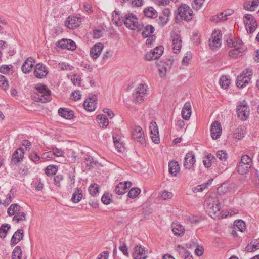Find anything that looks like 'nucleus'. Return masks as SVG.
<instances>
[{"label":"nucleus","instance_id":"1","mask_svg":"<svg viewBox=\"0 0 259 259\" xmlns=\"http://www.w3.org/2000/svg\"><path fill=\"white\" fill-rule=\"evenodd\" d=\"M226 41L229 47L234 48V49H231L229 52V54L230 56H241L245 51V48L241 40H236L232 36H230L226 38Z\"/></svg>","mask_w":259,"mask_h":259},{"label":"nucleus","instance_id":"2","mask_svg":"<svg viewBox=\"0 0 259 259\" xmlns=\"http://www.w3.org/2000/svg\"><path fill=\"white\" fill-rule=\"evenodd\" d=\"M204 207L206 212L210 216L215 215L220 210V205L217 197H210L204 201Z\"/></svg>","mask_w":259,"mask_h":259},{"label":"nucleus","instance_id":"3","mask_svg":"<svg viewBox=\"0 0 259 259\" xmlns=\"http://www.w3.org/2000/svg\"><path fill=\"white\" fill-rule=\"evenodd\" d=\"M123 22L127 28L133 30L139 31L143 27V26H141L139 24L138 18L136 15L132 13H128L126 15Z\"/></svg>","mask_w":259,"mask_h":259},{"label":"nucleus","instance_id":"4","mask_svg":"<svg viewBox=\"0 0 259 259\" xmlns=\"http://www.w3.org/2000/svg\"><path fill=\"white\" fill-rule=\"evenodd\" d=\"M252 75V71L248 68L245 69L238 75L236 79V84L239 88H243L249 84Z\"/></svg>","mask_w":259,"mask_h":259},{"label":"nucleus","instance_id":"5","mask_svg":"<svg viewBox=\"0 0 259 259\" xmlns=\"http://www.w3.org/2000/svg\"><path fill=\"white\" fill-rule=\"evenodd\" d=\"M252 160L247 155H243L237 165V171L240 175L246 174L251 167Z\"/></svg>","mask_w":259,"mask_h":259},{"label":"nucleus","instance_id":"6","mask_svg":"<svg viewBox=\"0 0 259 259\" xmlns=\"http://www.w3.org/2000/svg\"><path fill=\"white\" fill-rule=\"evenodd\" d=\"M38 99L40 102L45 103L51 100V91L46 85L39 84L36 86Z\"/></svg>","mask_w":259,"mask_h":259},{"label":"nucleus","instance_id":"7","mask_svg":"<svg viewBox=\"0 0 259 259\" xmlns=\"http://www.w3.org/2000/svg\"><path fill=\"white\" fill-rule=\"evenodd\" d=\"M147 86L140 84L136 89L133 94L134 101L136 103H141L146 97Z\"/></svg>","mask_w":259,"mask_h":259},{"label":"nucleus","instance_id":"8","mask_svg":"<svg viewBox=\"0 0 259 259\" xmlns=\"http://www.w3.org/2000/svg\"><path fill=\"white\" fill-rule=\"evenodd\" d=\"M177 14L182 20L186 21H191L193 17L192 9L186 4L179 7Z\"/></svg>","mask_w":259,"mask_h":259},{"label":"nucleus","instance_id":"9","mask_svg":"<svg viewBox=\"0 0 259 259\" xmlns=\"http://www.w3.org/2000/svg\"><path fill=\"white\" fill-rule=\"evenodd\" d=\"M237 112L238 117L242 120H246L250 114V109L246 101L243 100L237 106Z\"/></svg>","mask_w":259,"mask_h":259},{"label":"nucleus","instance_id":"10","mask_svg":"<svg viewBox=\"0 0 259 259\" xmlns=\"http://www.w3.org/2000/svg\"><path fill=\"white\" fill-rule=\"evenodd\" d=\"M244 22L245 24L246 29L249 33H253L256 29L257 24L252 15L246 14L244 16Z\"/></svg>","mask_w":259,"mask_h":259},{"label":"nucleus","instance_id":"11","mask_svg":"<svg viewBox=\"0 0 259 259\" xmlns=\"http://www.w3.org/2000/svg\"><path fill=\"white\" fill-rule=\"evenodd\" d=\"M222 34L220 30L213 31L209 39V45L213 50L218 49L221 45Z\"/></svg>","mask_w":259,"mask_h":259},{"label":"nucleus","instance_id":"12","mask_svg":"<svg viewBox=\"0 0 259 259\" xmlns=\"http://www.w3.org/2000/svg\"><path fill=\"white\" fill-rule=\"evenodd\" d=\"M47 67L42 63H38L34 66V75L38 79L45 78L48 74Z\"/></svg>","mask_w":259,"mask_h":259},{"label":"nucleus","instance_id":"13","mask_svg":"<svg viewBox=\"0 0 259 259\" xmlns=\"http://www.w3.org/2000/svg\"><path fill=\"white\" fill-rule=\"evenodd\" d=\"M81 17L80 14L76 16H70L65 22V25L69 29H73L78 27L81 23Z\"/></svg>","mask_w":259,"mask_h":259},{"label":"nucleus","instance_id":"14","mask_svg":"<svg viewBox=\"0 0 259 259\" xmlns=\"http://www.w3.org/2000/svg\"><path fill=\"white\" fill-rule=\"evenodd\" d=\"M132 138L141 144L145 143V137L144 132L141 127L135 125L132 132Z\"/></svg>","mask_w":259,"mask_h":259},{"label":"nucleus","instance_id":"15","mask_svg":"<svg viewBox=\"0 0 259 259\" xmlns=\"http://www.w3.org/2000/svg\"><path fill=\"white\" fill-rule=\"evenodd\" d=\"M97 97L96 95L89 96L88 99H86L83 103L84 109L89 111H93L96 108Z\"/></svg>","mask_w":259,"mask_h":259},{"label":"nucleus","instance_id":"16","mask_svg":"<svg viewBox=\"0 0 259 259\" xmlns=\"http://www.w3.org/2000/svg\"><path fill=\"white\" fill-rule=\"evenodd\" d=\"M164 48L162 46L156 47L153 50L148 52L145 58L147 60L150 61L158 59L163 53Z\"/></svg>","mask_w":259,"mask_h":259},{"label":"nucleus","instance_id":"17","mask_svg":"<svg viewBox=\"0 0 259 259\" xmlns=\"http://www.w3.org/2000/svg\"><path fill=\"white\" fill-rule=\"evenodd\" d=\"M146 251L144 246L137 245L134 248L133 257L134 259H146L147 257Z\"/></svg>","mask_w":259,"mask_h":259},{"label":"nucleus","instance_id":"18","mask_svg":"<svg viewBox=\"0 0 259 259\" xmlns=\"http://www.w3.org/2000/svg\"><path fill=\"white\" fill-rule=\"evenodd\" d=\"M211 135L213 139L219 138L222 133V126L218 121H214L211 126Z\"/></svg>","mask_w":259,"mask_h":259},{"label":"nucleus","instance_id":"19","mask_svg":"<svg viewBox=\"0 0 259 259\" xmlns=\"http://www.w3.org/2000/svg\"><path fill=\"white\" fill-rule=\"evenodd\" d=\"M195 156L192 152H188L184 158V166L190 169L195 163Z\"/></svg>","mask_w":259,"mask_h":259},{"label":"nucleus","instance_id":"20","mask_svg":"<svg viewBox=\"0 0 259 259\" xmlns=\"http://www.w3.org/2000/svg\"><path fill=\"white\" fill-rule=\"evenodd\" d=\"M104 46L101 43L96 44L91 48L90 55L94 59H97L101 54Z\"/></svg>","mask_w":259,"mask_h":259},{"label":"nucleus","instance_id":"21","mask_svg":"<svg viewBox=\"0 0 259 259\" xmlns=\"http://www.w3.org/2000/svg\"><path fill=\"white\" fill-rule=\"evenodd\" d=\"M24 151L22 148H19L14 152L11 159V162L14 164L21 161L24 157Z\"/></svg>","mask_w":259,"mask_h":259},{"label":"nucleus","instance_id":"22","mask_svg":"<svg viewBox=\"0 0 259 259\" xmlns=\"http://www.w3.org/2000/svg\"><path fill=\"white\" fill-rule=\"evenodd\" d=\"M34 63V60L32 57L27 58L23 63L21 69L23 73H28L32 69L33 66V63Z\"/></svg>","mask_w":259,"mask_h":259},{"label":"nucleus","instance_id":"23","mask_svg":"<svg viewBox=\"0 0 259 259\" xmlns=\"http://www.w3.org/2000/svg\"><path fill=\"white\" fill-rule=\"evenodd\" d=\"M173 51L175 53L180 52L182 47V41L180 35L175 34L172 37Z\"/></svg>","mask_w":259,"mask_h":259},{"label":"nucleus","instance_id":"24","mask_svg":"<svg viewBox=\"0 0 259 259\" xmlns=\"http://www.w3.org/2000/svg\"><path fill=\"white\" fill-rule=\"evenodd\" d=\"M191 115V106L189 102H187L182 110V116L185 120H188Z\"/></svg>","mask_w":259,"mask_h":259},{"label":"nucleus","instance_id":"25","mask_svg":"<svg viewBox=\"0 0 259 259\" xmlns=\"http://www.w3.org/2000/svg\"><path fill=\"white\" fill-rule=\"evenodd\" d=\"M259 5V0H246L244 4L245 10L253 11Z\"/></svg>","mask_w":259,"mask_h":259},{"label":"nucleus","instance_id":"26","mask_svg":"<svg viewBox=\"0 0 259 259\" xmlns=\"http://www.w3.org/2000/svg\"><path fill=\"white\" fill-rule=\"evenodd\" d=\"M172 231L176 236H182L184 234V228L179 223H173L171 225Z\"/></svg>","mask_w":259,"mask_h":259},{"label":"nucleus","instance_id":"27","mask_svg":"<svg viewBox=\"0 0 259 259\" xmlns=\"http://www.w3.org/2000/svg\"><path fill=\"white\" fill-rule=\"evenodd\" d=\"M23 237V230L22 229H19L16 231L13 234L11 239V244L12 245H15L17 244Z\"/></svg>","mask_w":259,"mask_h":259},{"label":"nucleus","instance_id":"28","mask_svg":"<svg viewBox=\"0 0 259 259\" xmlns=\"http://www.w3.org/2000/svg\"><path fill=\"white\" fill-rule=\"evenodd\" d=\"M58 114L61 117L67 119H71L74 116V114L72 111L69 110L68 109L64 108H60L59 109Z\"/></svg>","mask_w":259,"mask_h":259},{"label":"nucleus","instance_id":"29","mask_svg":"<svg viewBox=\"0 0 259 259\" xmlns=\"http://www.w3.org/2000/svg\"><path fill=\"white\" fill-rule=\"evenodd\" d=\"M257 249H259V239L253 240L245 248V251L249 252Z\"/></svg>","mask_w":259,"mask_h":259},{"label":"nucleus","instance_id":"30","mask_svg":"<svg viewBox=\"0 0 259 259\" xmlns=\"http://www.w3.org/2000/svg\"><path fill=\"white\" fill-rule=\"evenodd\" d=\"M82 196V190L81 188H76L72 194L71 201L74 203H77L81 200Z\"/></svg>","mask_w":259,"mask_h":259},{"label":"nucleus","instance_id":"31","mask_svg":"<svg viewBox=\"0 0 259 259\" xmlns=\"http://www.w3.org/2000/svg\"><path fill=\"white\" fill-rule=\"evenodd\" d=\"M180 166L178 162L172 161L169 163V172L174 176L180 171Z\"/></svg>","mask_w":259,"mask_h":259},{"label":"nucleus","instance_id":"32","mask_svg":"<svg viewBox=\"0 0 259 259\" xmlns=\"http://www.w3.org/2000/svg\"><path fill=\"white\" fill-rule=\"evenodd\" d=\"M97 120L101 127H106L109 124L108 118L103 114L98 115L97 117Z\"/></svg>","mask_w":259,"mask_h":259},{"label":"nucleus","instance_id":"33","mask_svg":"<svg viewBox=\"0 0 259 259\" xmlns=\"http://www.w3.org/2000/svg\"><path fill=\"white\" fill-rule=\"evenodd\" d=\"M154 30L155 29L152 25H147L144 27L142 35L145 38L148 37L152 35Z\"/></svg>","mask_w":259,"mask_h":259},{"label":"nucleus","instance_id":"34","mask_svg":"<svg viewBox=\"0 0 259 259\" xmlns=\"http://www.w3.org/2000/svg\"><path fill=\"white\" fill-rule=\"evenodd\" d=\"M234 226L235 229H237L241 232L245 231L246 228L245 222L241 220H236Z\"/></svg>","mask_w":259,"mask_h":259},{"label":"nucleus","instance_id":"35","mask_svg":"<svg viewBox=\"0 0 259 259\" xmlns=\"http://www.w3.org/2000/svg\"><path fill=\"white\" fill-rule=\"evenodd\" d=\"M20 210V206L19 205L17 204H13L8 208L7 213L9 216H12L19 212Z\"/></svg>","mask_w":259,"mask_h":259},{"label":"nucleus","instance_id":"36","mask_svg":"<svg viewBox=\"0 0 259 259\" xmlns=\"http://www.w3.org/2000/svg\"><path fill=\"white\" fill-rule=\"evenodd\" d=\"M13 68L12 65H3L0 67V72L8 75L12 74L13 73Z\"/></svg>","mask_w":259,"mask_h":259},{"label":"nucleus","instance_id":"37","mask_svg":"<svg viewBox=\"0 0 259 259\" xmlns=\"http://www.w3.org/2000/svg\"><path fill=\"white\" fill-rule=\"evenodd\" d=\"M112 21L117 26H120L122 24L123 20H121L118 12L114 11L112 14Z\"/></svg>","mask_w":259,"mask_h":259},{"label":"nucleus","instance_id":"38","mask_svg":"<svg viewBox=\"0 0 259 259\" xmlns=\"http://www.w3.org/2000/svg\"><path fill=\"white\" fill-rule=\"evenodd\" d=\"M144 14L149 18H154L157 16V12L153 7H148L144 9Z\"/></svg>","mask_w":259,"mask_h":259},{"label":"nucleus","instance_id":"39","mask_svg":"<svg viewBox=\"0 0 259 259\" xmlns=\"http://www.w3.org/2000/svg\"><path fill=\"white\" fill-rule=\"evenodd\" d=\"M115 191L118 195L123 194L126 191V186H124L123 182H120L116 186Z\"/></svg>","mask_w":259,"mask_h":259},{"label":"nucleus","instance_id":"40","mask_svg":"<svg viewBox=\"0 0 259 259\" xmlns=\"http://www.w3.org/2000/svg\"><path fill=\"white\" fill-rule=\"evenodd\" d=\"M245 134V131L244 130V127L239 126L236 129L234 133V137L238 139H241L244 137Z\"/></svg>","mask_w":259,"mask_h":259},{"label":"nucleus","instance_id":"41","mask_svg":"<svg viewBox=\"0 0 259 259\" xmlns=\"http://www.w3.org/2000/svg\"><path fill=\"white\" fill-rule=\"evenodd\" d=\"M11 226L8 224H3L0 227V237L2 238H5L7 233Z\"/></svg>","mask_w":259,"mask_h":259},{"label":"nucleus","instance_id":"42","mask_svg":"<svg viewBox=\"0 0 259 259\" xmlns=\"http://www.w3.org/2000/svg\"><path fill=\"white\" fill-rule=\"evenodd\" d=\"M99 186L97 184H93L90 185L88 188L90 194L93 196H96L99 193Z\"/></svg>","mask_w":259,"mask_h":259},{"label":"nucleus","instance_id":"43","mask_svg":"<svg viewBox=\"0 0 259 259\" xmlns=\"http://www.w3.org/2000/svg\"><path fill=\"white\" fill-rule=\"evenodd\" d=\"M13 220L19 223L20 221L26 220V214L23 212H18L14 215Z\"/></svg>","mask_w":259,"mask_h":259},{"label":"nucleus","instance_id":"44","mask_svg":"<svg viewBox=\"0 0 259 259\" xmlns=\"http://www.w3.org/2000/svg\"><path fill=\"white\" fill-rule=\"evenodd\" d=\"M22 252L20 247H16L12 252V259H21Z\"/></svg>","mask_w":259,"mask_h":259},{"label":"nucleus","instance_id":"45","mask_svg":"<svg viewBox=\"0 0 259 259\" xmlns=\"http://www.w3.org/2000/svg\"><path fill=\"white\" fill-rule=\"evenodd\" d=\"M57 171L56 166L54 165H50L48 166L45 169V174L47 176H51L55 175Z\"/></svg>","mask_w":259,"mask_h":259},{"label":"nucleus","instance_id":"46","mask_svg":"<svg viewBox=\"0 0 259 259\" xmlns=\"http://www.w3.org/2000/svg\"><path fill=\"white\" fill-rule=\"evenodd\" d=\"M173 196L171 192L164 190L160 193V197L162 200H167L171 199Z\"/></svg>","mask_w":259,"mask_h":259},{"label":"nucleus","instance_id":"47","mask_svg":"<svg viewBox=\"0 0 259 259\" xmlns=\"http://www.w3.org/2000/svg\"><path fill=\"white\" fill-rule=\"evenodd\" d=\"M216 157L220 160L225 161L228 158V154L225 151L220 150L217 153Z\"/></svg>","mask_w":259,"mask_h":259},{"label":"nucleus","instance_id":"48","mask_svg":"<svg viewBox=\"0 0 259 259\" xmlns=\"http://www.w3.org/2000/svg\"><path fill=\"white\" fill-rule=\"evenodd\" d=\"M140 192L141 190L140 189L137 188H133L130 190L128 193V196L131 198H134L140 194Z\"/></svg>","mask_w":259,"mask_h":259},{"label":"nucleus","instance_id":"49","mask_svg":"<svg viewBox=\"0 0 259 259\" xmlns=\"http://www.w3.org/2000/svg\"><path fill=\"white\" fill-rule=\"evenodd\" d=\"M230 83V81L229 79H228L226 76H223L220 78V84L224 89L227 88L229 87Z\"/></svg>","mask_w":259,"mask_h":259},{"label":"nucleus","instance_id":"50","mask_svg":"<svg viewBox=\"0 0 259 259\" xmlns=\"http://www.w3.org/2000/svg\"><path fill=\"white\" fill-rule=\"evenodd\" d=\"M113 140L115 147L118 152H121L123 149V143L120 142L119 139H117L116 138L113 137Z\"/></svg>","mask_w":259,"mask_h":259},{"label":"nucleus","instance_id":"51","mask_svg":"<svg viewBox=\"0 0 259 259\" xmlns=\"http://www.w3.org/2000/svg\"><path fill=\"white\" fill-rule=\"evenodd\" d=\"M228 14H227V12H222L221 14H220L219 15L215 16L213 17L212 18L211 20L212 21H215L217 22H218V20L220 21H224L227 19Z\"/></svg>","mask_w":259,"mask_h":259},{"label":"nucleus","instance_id":"52","mask_svg":"<svg viewBox=\"0 0 259 259\" xmlns=\"http://www.w3.org/2000/svg\"><path fill=\"white\" fill-rule=\"evenodd\" d=\"M58 67L62 70H72L73 67L66 62H60L58 64Z\"/></svg>","mask_w":259,"mask_h":259},{"label":"nucleus","instance_id":"53","mask_svg":"<svg viewBox=\"0 0 259 259\" xmlns=\"http://www.w3.org/2000/svg\"><path fill=\"white\" fill-rule=\"evenodd\" d=\"M169 18L165 17L164 16H162L161 15L159 16L158 19L157 20L158 24L161 26V27H163L165 24H166L169 21Z\"/></svg>","mask_w":259,"mask_h":259},{"label":"nucleus","instance_id":"54","mask_svg":"<svg viewBox=\"0 0 259 259\" xmlns=\"http://www.w3.org/2000/svg\"><path fill=\"white\" fill-rule=\"evenodd\" d=\"M149 128L151 134H155L156 133L157 135H158V128L156 122L152 121L150 124Z\"/></svg>","mask_w":259,"mask_h":259},{"label":"nucleus","instance_id":"55","mask_svg":"<svg viewBox=\"0 0 259 259\" xmlns=\"http://www.w3.org/2000/svg\"><path fill=\"white\" fill-rule=\"evenodd\" d=\"M0 87L4 90L8 88V82L6 77L3 75H0Z\"/></svg>","mask_w":259,"mask_h":259},{"label":"nucleus","instance_id":"56","mask_svg":"<svg viewBox=\"0 0 259 259\" xmlns=\"http://www.w3.org/2000/svg\"><path fill=\"white\" fill-rule=\"evenodd\" d=\"M63 177L61 175H59L54 177V184L58 187L61 186V181L63 180Z\"/></svg>","mask_w":259,"mask_h":259},{"label":"nucleus","instance_id":"57","mask_svg":"<svg viewBox=\"0 0 259 259\" xmlns=\"http://www.w3.org/2000/svg\"><path fill=\"white\" fill-rule=\"evenodd\" d=\"M176 251L178 252L179 255L182 257L186 254L188 253V251L184 247L178 245L177 247Z\"/></svg>","mask_w":259,"mask_h":259},{"label":"nucleus","instance_id":"58","mask_svg":"<svg viewBox=\"0 0 259 259\" xmlns=\"http://www.w3.org/2000/svg\"><path fill=\"white\" fill-rule=\"evenodd\" d=\"M52 151L54 154V156H55L56 157H63L64 152L61 149L54 147L53 148Z\"/></svg>","mask_w":259,"mask_h":259},{"label":"nucleus","instance_id":"59","mask_svg":"<svg viewBox=\"0 0 259 259\" xmlns=\"http://www.w3.org/2000/svg\"><path fill=\"white\" fill-rule=\"evenodd\" d=\"M192 55L191 52H187L184 57V58L182 60V62L184 64L188 65L190 61L191 60L192 58Z\"/></svg>","mask_w":259,"mask_h":259},{"label":"nucleus","instance_id":"60","mask_svg":"<svg viewBox=\"0 0 259 259\" xmlns=\"http://www.w3.org/2000/svg\"><path fill=\"white\" fill-rule=\"evenodd\" d=\"M204 0H194L192 3L193 8L196 10L199 9L202 6Z\"/></svg>","mask_w":259,"mask_h":259},{"label":"nucleus","instance_id":"61","mask_svg":"<svg viewBox=\"0 0 259 259\" xmlns=\"http://www.w3.org/2000/svg\"><path fill=\"white\" fill-rule=\"evenodd\" d=\"M29 157L34 163L38 162L40 159V157L35 152H31L29 154Z\"/></svg>","mask_w":259,"mask_h":259},{"label":"nucleus","instance_id":"62","mask_svg":"<svg viewBox=\"0 0 259 259\" xmlns=\"http://www.w3.org/2000/svg\"><path fill=\"white\" fill-rule=\"evenodd\" d=\"M68 44V39H63L57 42V46L62 49H66Z\"/></svg>","mask_w":259,"mask_h":259},{"label":"nucleus","instance_id":"63","mask_svg":"<svg viewBox=\"0 0 259 259\" xmlns=\"http://www.w3.org/2000/svg\"><path fill=\"white\" fill-rule=\"evenodd\" d=\"M102 202L106 205H108L110 203V196L108 194H104L101 198Z\"/></svg>","mask_w":259,"mask_h":259},{"label":"nucleus","instance_id":"64","mask_svg":"<svg viewBox=\"0 0 259 259\" xmlns=\"http://www.w3.org/2000/svg\"><path fill=\"white\" fill-rule=\"evenodd\" d=\"M159 73L161 77H163L165 75L166 73L168 70V68L165 66L164 65L159 66Z\"/></svg>","mask_w":259,"mask_h":259}]
</instances>
